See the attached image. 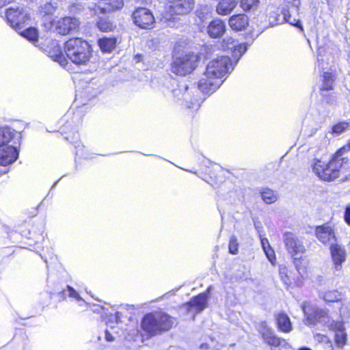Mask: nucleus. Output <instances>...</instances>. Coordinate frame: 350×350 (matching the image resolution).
Returning a JSON list of instances; mask_svg holds the SVG:
<instances>
[{"instance_id": "nucleus-47", "label": "nucleus", "mask_w": 350, "mask_h": 350, "mask_svg": "<svg viewBox=\"0 0 350 350\" xmlns=\"http://www.w3.org/2000/svg\"><path fill=\"white\" fill-rule=\"evenodd\" d=\"M105 308L103 306H94V308L92 309V311L94 312L100 313L102 317H104L105 315H107V314L105 312Z\"/></svg>"}, {"instance_id": "nucleus-51", "label": "nucleus", "mask_w": 350, "mask_h": 350, "mask_svg": "<svg viewBox=\"0 0 350 350\" xmlns=\"http://www.w3.org/2000/svg\"><path fill=\"white\" fill-rule=\"evenodd\" d=\"M315 338L317 340H323L324 338H325L326 337L323 335H321V334H317L315 336Z\"/></svg>"}, {"instance_id": "nucleus-55", "label": "nucleus", "mask_w": 350, "mask_h": 350, "mask_svg": "<svg viewBox=\"0 0 350 350\" xmlns=\"http://www.w3.org/2000/svg\"><path fill=\"white\" fill-rule=\"evenodd\" d=\"M57 182L58 181H56L55 183H54L53 185L52 186V189H53L54 187H55V186L57 185Z\"/></svg>"}, {"instance_id": "nucleus-11", "label": "nucleus", "mask_w": 350, "mask_h": 350, "mask_svg": "<svg viewBox=\"0 0 350 350\" xmlns=\"http://www.w3.org/2000/svg\"><path fill=\"white\" fill-rule=\"evenodd\" d=\"M301 308L306 317V324L315 325L318 323H327L328 317L325 310L319 308H312L306 304H304Z\"/></svg>"}, {"instance_id": "nucleus-54", "label": "nucleus", "mask_w": 350, "mask_h": 350, "mask_svg": "<svg viewBox=\"0 0 350 350\" xmlns=\"http://www.w3.org/2000/svg\"><path fill=\"white\" fill-rule=\"evenodd\" d=\"M347 148L350 150V139L348 141V143L347 144Z\"/></svg>"}, {"instance_id": "nucleus-20", "label": "nucleus", "mask_w": 350, "mask_h": 350, "mask_svg": "<svg viewBox=\"0 0 350 350\" xmlns=\"http://www.w3.org/2000/svg\"><path fill=\"white\" fill-rule=\"evenodd\" d=\"M315 234L318 240L324 245L331 244L333 241H336L334 230L327 224L317 226Z\"/></svg>"}, {"instance_id": "nucleus-7", "label": "nucleus", "mask_w": 350, "mask_h": 350, "mask_svg": "<svg viewBox=\"0 0 350 350\" xmlns=\"http://www.w3.org/2000/svg\"><path fill=\"white\" fill-rule=\"evenodd\" d=\"M199 57L193 52H185L176 57L172 64V72L177 75L185 76L197 66Z\"/></svg>"}, {"instance_id": "nucleus-32", "label": "nucleus", "mask_w": 350, "mask_h": 350, "mask_svg": "<svg viewBox=\"0 0 350 350\" xmlns=\"http://www.w3.org/2000/svg\"><path fill=\"white\" fill-rule=\"evenodd\" d=\"M284 5L287 8L285 11L288 15L298 14L301 5V0H282Z\"/></svg>"}, {"instance_id": "nucleus-44", "label": "nucleus", "mask_w": 350, "mask_h": 350, "mask_svg": "<svg viewBox=\"0 0 350 350\" xmlns=\"http://www.w3.org/2000/svg\"><path fill=\"white\" fill-rule=\"evenodd\" d=\"M253 221L255 229L256 230L259 237H261L264 235V230L261 222L255 219H253Z\"/></svg>"}, {"instance_id": "nucleus-43", "label": "nucleus", "mask_w": 350, "mask_h": 350, "mask_svg": "<svg viewBox=\"0 0 350 350\" xmlns=\"http://www.w3.org/2000/svg\"><path fill=\"white\" fill-rule=\"evenodd\" d=\"M266 254L267 258L271 264H274L276 260L275 255L273 250L270 247L263 250Z\"/></svg>"}, {"instance_id": "nucleus-25", "label": "nucleus", "mask_w": 350, "mask_h": 350, "mask_svg": "<svg viewBox=\"0 0 350 350\" xmlns=\"http://www.w3.org/2000/svg\"><path fill=\"white\" fill-rule=\"evenodd\" d=\"M44 225L42 221H40L37 228L32 227L31 229L27 231L24 230L22 232V236L25 237L29 239H34L36 242L40 239H44Z\"/></svg>"}, {"instance_id": "nucleus-50", "label": "nucleus", "mask_w": 350, "mask_h": 350, "mask_svg": "<svg viewBox=\"0 0 350 350\" xmlns=\"http://www.w3.org/2000/svg\"><path fill=\"white\" fill-rule=\"evenodd\" d=\"M336 102L335 98L333 96H330L329 100H327V103L329 104H334Z\"/></svg>"}, {"instance_id": "nucleus-14", "label": "nucleus", "mask_w": 350, "mask_h": 350, "mask_svg": "<svg viewBox=\"0 0 350 350\" xmlns=\"http://www.w3.org/2000/svg\"><path fill=\"white\" fill-rule=\"evenodd\" d=\"M329 250L333 269L335 271H340L342 269V264L345 262L347 252L344 246L336 243H332L329 245Z\"/></svg>"}, {"instance_id": "nucleus-13", "label": "nucleus", "mask_w": 350, "mask_h": 350, "mask_svg": "<svg viewBox=\"0 0 350 350\" xmlns=\"http://www.w3.org/2000/svg\"><path fill=\"white\" fill-rule=\"evenodd\" d=\"M79 25V19L71 16L61 18L54 24L56 31L61 35H67L77 31Z\"/></svg>"}, {"instance_id": "nucleus-52", "label": "nucleus", "mask_w": 350, "mask_h": 350, "mask_svg": "<svg viewBox=\"0 0 350 350\" xmlns=\"http://www.w3.org/2000/svg\"><path fill=\"white\" fill-rule=\"evenodd\" d=\"M123 5H124L123 1L122 0H120L118 1V6L116 8H122Z\"/></svg>"}, {"instance_id": "nucleus-4", "label": "nucleus", "mask_w": 350, "mask_h": 350, "mask_svg": "<svg viewBox=\"0 0 350 350\" xmlns=\"http://www.w3.org/2000/svg\"><path fill=\"white\" fill-rule=\"evenodd\" d=\"M64 52L72 63L85 65L92 57V49L86 40L75 38L65 42Z\"/></svg>"}, {"instance_id": "nucleus-35", "label": "nucleus", "mask_w": 350, "mask_h": 350, "mask_svg": "<svg viewBox=\"0 0 350 350\" xmlns=\"http://www.w3.org/2000/svg\"><path fill=\"white\" fill-rule=\"evenodd\" d=\"M196 15L201 22H204L211 16V8L206 5H202L198 8Z\"/></svg>"}, {"instance_id": "nucleus-19", "label": "nucleus", "mask_w": 350, "mask_h": 350, "mask_svg": "<svg viewBox=\"0 0 350 350\" xmlns=\"http://www.w3.org/2000/svg\"><path fill=\"white\" fill-rule=\"evenodd\" d=\"M20 133L10 127L0 128V146L14 145L20 144Z\"/></svg>"}, {"instance_id": "nucleus-6", "label": "nucleus", "mask_w": 350, "mask_h": 350, "mask_svg": "<svg viewBox=\"0 0 350 350\" xmlns=\"http://www.w3.org/2000/svg\"><path fill=\"white\" fill-rule=\"evenodd\" d=\"M196 3V0H167L163 18L174 22L180 16H187L193 11Z\"/></svg>"}, {"instance_id": "nucleus-36", "label": "nucleus", "mask_w": 350, "mask_h": 350, "mask_svg": "<svg viewBox=\"0 0 350 350\" xmlns=\"http://www.w3.org/2000/svg\"><path fill=\"white\" fill-rule=\"evenodd\" d=\"M259 0H240V6L245 12L255 10L258 8Z\"/></svg>"}, {"instance_id": "nucleus-39", "label": "nucleus", "mask_w": 350, "mask_h": 350, "mask_svg": "<svg viewBox=\"0 0 350 350\" xmlns=\"http://www.w3.org/2000/svg\"><path fill=\"white\" fill-rule=\"evenodd\" d=\"M347 340V334L344 329L339 328L335 333V341L338 345H344Z\"/></svg>"}, {"instance_id": "nucleus-21", "label": "nucleus", "mask_w": 350, "mask_h": 350, "mask_svg": "<svg viewBox=\"0 0 350 350\" xmlns=\"http://www.w3.org/2000/svg\"><path fill=\"white\" fill-rule=\"evenodd\" d=\"M226 30V23L219 18L211 21L206 28L208 35L212 38H221L225 33Z\"/></svg>"}, {"instance_id": "nucleus-42", "label": "nucleus", "mask_w": 350, "mask_h": 350, "mask_svg": "<svg viewBox=\"0 0 350 350\" xmlns=\"http://www.w3.org/2000/svg\"><path fill=\"white\" fill-rule=\"evenodd\" d=\"M349 127V123L343 122L336 124L332 127V132L336 134H340L345 131Z\"/></svg>"}, {"instance_id": "nucleus-31", "label": "nucleus", "mask_w": 350, "mask_h": 350, "mask_svg": "<svg viewBox=\"0 0 350 350\" xmlns=\"http://www.w3.org/2000/svg\"><path fill=\"white\" fill-rule=\"evenodd\" d=\"M49 57L56 62H58L60 66L65 67L68 64V60L64 57L60 47L59 46L55 47L53 52H49Z\"/></svg>"}, {"instance_id": "nucleus-23", "label": "nucleus", "mask_w": 350, "mask_h": 350, "mask_svg": "<svg viewBox=\"0 0 350 350\" xmlns=\"http://www.w3.org/2000/svg\"><path fill=\"white\" fill-rule=\"evenodd\" d=\"M228 24L234 31H243L249 25V18L244 14H235L229 18Z\"/></svg>"}, {"instance_id": "nucleus-24", "label": "nucleus", "mask_w": 350, "mask_h": 350, "mask_svg": "<svg viewBox=\"0 0 350 350\" xmlns=\"http://www.w3.org/2000/svg\"><path fill=\"white\" fill-rule=\"evenodd\" d=\"M275 321L277 323L278 328L280 331L288 333L292 329V323L289 317L284 312H279L275 314Z\"/></svg>"}, {"instance_id": "nucleus-10", "label": "nucleus", "mask_w": 350, "mask_h": 350, "mask_svg": "<svg viewBox=\"0 0 350 350\" xmlns=\"http://www.w3.org/2000/svg\"><path fill=\"white\" fill-rule=\"evenodd\" d=\"M189 87L186 84H180L173 90L172 94L177 102L189 109H198L200 104L197 99L192 98L188 92Z\"/></svg>"}, {"instance_id": "nucleus-49", "label": "nucleus", "mask_w": 350, "mask_h": 350, "mask_svg": "<svg viewBox=\"0 0 350 350\" xmlns=\"http://www.w3.org/2000/svg\"><path fill=\"white\" fill-rule=\"evenodd\" d=\"M105 340L108 342H112L114 340V338L113 337V336L111 335V334L109 332V331L107 329H105Z\"/></svg>"}, {"instance_id": "nucleus-48", "label": "nucleus", "mask_w": 350, "mask_h": 350, "mask_svg": "<svg viewBox=\"0 0 350 350\" xmlns=\"http://www.w3.org/2000/svg\"><path fill=\"white\" fill-rule=\"evenodd\" d=\"M260 239L261 246H262V248L263 250L271 247L269 245V241L267 238L262 237V236L261 237H260Z\"/></svg>"}, {"instance_id": "nucleus-1", "label": "nucleus", "mask_w": 350, "mask_h": 350, "mask_svg": "<svg viewBox=\"0 0 350 350\" xmlns=\"http://www.w3.org/2000/svg\"><path fill=\"white\" fill-rule=\"evenodd\" d=\"M345 147L339 149L327 163L322 157L319 156V152L310 159L309 164L312 172L321 180L332 181L340 176L343 164L347 159L343 157Z\"/></svg>"}, {"instance_id": "nucleus-22", "label": "nucleus", "mask_w": 350, "mask_h": 350, "mask_svg": "<svg viewBox=\"0 0 350 350\" xmlns=\"http://www.w3.org/2000/svg\"><path fill=\"white\" fill-rule=\"evenodd\" d=\"M263 340L270 346L279 347L281 345L282 342H284V339L276 336L273 332L269 327H267L265 322L262 323L261 329L260 331Z\"/></svg>"}, {"instance_id": "nucleus-27", "label": "nucleus", "mask_w": 350, "mask_h": 350, "mask_svg": "<svg viewBox=\"0 0 350 350\" xmlns=\"http://www.w3.org/2000/svg\"><path fill=\"white\" fill-rule=\"evenodd\" d=\"M334 57L325 51L324 47H319L317 50V64L318 66L322 69H325L329 66L330 62H333Z\"/></svg>"}, {"instance_id": "nucleus-34", "label": "nucleus", "mask_w": 350, "mask_h": 350, "mask_svg": "<svg viewBox=\"0 0 350 350\" xmlns=\"http://www.w3.org/2000/svg\"><path fill=\"white\" fill-rule=\"evenodd\" d=\"M21 35L33 44L38 41V31L34 27H28L21 32Z\"/></svg>"}, {"instance_id": "nucleus-16", "label": "nucleus", "mask_w": 350, "mask_h": 350, "mask_svg": "<svg viewBox=\"0 0 350 350\" xmlns=\"http://www.w3.org/2000/svg\"><path fill=\"white\" fill-rule=\"evenodd\" d=\"M211 287L209 286L204 293L192 297L189 301L185 304V307L188 311H191L192 308L199 313L204 310L208 305V299L211 293Z\"/></svg>"}, {"instance_id": "nucleus-37", "label": "nucleus", "mask_w": 350, "mask_h": 350, "mask_svg": "<svg viewBox=\"0 0 350 350\" xmlns=\"http://www.w3.org/2000/svg\"><path fill=\"white\" fill-rule=\"evenodd\" d=\"M68 293V295L70 297L75 299L78 301H84L80 295L76 291V290L72 286L67 285L66 290L64 289L59 293V295L64 299L66 293Z\"/></svg>"}, {"instance_id": "nucleus-12", "label": "nucleus", "mask_w": 350, "mask_h": 350, "mask_svg": "<svg viewBox=\"0 0 350 350\" xmlns=\"http://www.w3.org/2000/svg\"><path fill=\"white\" fill-rule=\"evenodd\" d=\"M134 23L142 29H150L155 20L152 12L146 8H138L132 15Z\"/></svg>"}, {"instance_id": "nucleus-15", "label": "nucleus", "mask_w": 350, "mask_h": 350, "mask_svg": "<svg viewBox=\"0 0 350 350\" xmlns=\"http://www.w3.org/2000/svg\"><path fill=\"white\" fill-rule=\"evenodd\" d=\"M283 239L288 252L293 257L305 252V247L302 241L292 232H285Z\"/></svg>"}, {"instance_id": "nucleus-29", "label": "nucleus", "mask_w": 350, "mask_h": 350, "mask_svg": "<svg viewBox=\"0 0 350 350\" xmlns=\"http://www.w3.org/2000/svg\"><path fill=\"white\" fill-rule=\"evenodd\" d=\"M335 79L334 75L329 72H324L323 75L322 86L321 88V94L323 98L327 97V94L325 92L333 89Z\"/></svg>"}, {"instance_id": "nucleus-3", "label": "nucleus", "mask_w": 350, "mask_h": 350, "mask_svg": "<svg viewBox=\"0 0 350 350\" xmlns=\"http://www.w3.org/2000/svg\"><path fill=\"white\" fill-rule=\"evenodd\" d=\"M174 324L172 317L165 312H150L142 320V328L150 336L170 330Z\"/></svg>"}, {"instance_id": "nucleus-38", "label": "nucleus", "mask_w": 350, "mask_h": 350, "mask_svg": "<svg viewBox=\"0 0 350 350\" xmlns=\"http://www.w3.org/2000/svg\"><path fill=\"white\" fill-rule=\"evenodd\" d=\"M65 139L68 141L70 140V143L73 144L75 148H76L75 154L77 156H79L80 157H83V154L80 151L82 150L81 146V142L78 140L79 139V135L78 133H74L73 136L72 137L71 139H70V137L68 136H66Z\"/></svg>"}, {"instance_id": "nucleus-5", "label": "nucleus", "mask_w": 350, "mask_h": 350, "mask_svg": "<svg viewBox=\"0 0 350 350\" xmlns=\"http://www.w3.org/2000/svg\"><path fill=\"white\" fill-rule=\"evenodd\" d=\"M262 17L264 18V20L260 21L259 26L262 30L284 22L288 23L303 30L300 20L295 18H292L291 16L288 15L285 11L283 12V16H281L280 8L274 4H269L267 5Z\"/></svg>"}, {"instance_id": "nucleus-45", "label": "nucleus", "mask_w": 350, "mask_h": 350, "mask_svg": "<svg viewBox=\"0 0 350 350\" xmlns=\"http://www.w3.org/2000/svg\"><path fill=\"white\" fill-rule=\"evenodd\" d=\"M122 314L120 312H116L115 314H110L109 321L118 323L120 321Z\"/></svg>"}, {"instance_id": "nucleus-33", "label": "nucleus", "mask_w": 350, "mask_h": 350, "mask_svg": "<svg viewBox=\"0 0 350 350\" xmlns=\"http://www.w3.org/2000/svg\"><path fill=\"white\" fill-rule=\"evenodd\" d=\"M261 198L266 204H272L278 200V194L275 191L269 188H265L260 192Z\"/></svg>"}, {"instance_id": "nucleus-26", "label": "nucleus", "mask_w": 350, "mask_h": 350, "mask_svg": "<svg viewBox=\"0 0 350 350\" xmlns=\"http://www.w3.org/2000/svg\"><path fill=\"white\" fill-rule=\"evenodd\" d=\"M239 0H221L216 8L217 13L219 15H228L236 8Z\"/></svg>"}, {"instance_id": "nucleus-9", "label": "nucleus", "mask_w": 350, "mask_h": 350, "mask_svg": "<svg viewBox=\"0 0 350 350\" xmlns=\"http://www.w3.org/2000/svg\"><path fill=\"white\" fill-rule=\"evenodd\" d=\"M88 10L92 16H98V20L96 21V27L100 31L107 32L113 29V23L108 17L105 16L107 12L106 8L96 3H90L88 6Z\"/></svg>"}, {"instance_id": "nucleus-28", "label": "nucleus", "mask_w": 350, "mask_h": 350, "mask_svg": "<svg viewBox=\"0 0 350 350\" xmlns=\"http://www.w3.org/2000/svg\"><path fill=\"white\" fill-rule=\"evenodd\" d=\"M117 43V39L115 37H102L98 39V44L103 52L109 53L112 51Z\"/></svg>"}, {"instance_id": "nucleus-53", "label": "nucleus", "mask_w": 350, "mask_h": 350, "mask_svg": "<svg viewBox=\"0 0 350 350\" xmlns=\"http://www.w3.org/2000/svg\"><path fill=\"white\" fill-rule=\"evenodd\" d=\"M298 350H312V349H310L309 347H303L299 348Z\"/></svg>"}, {"instance_id": "nucleus-17", "label": "nucleus", "mask_w": 350, "mask_h": 350, "mask_svg": "<svg viewBox=\"0 0 350 350\" xmlns=\"http://www.w3.org/2000/svg\"><path fill=\"white\" fill-rule=\"evenodd\" d=\"M223 82L222 79L207 76L205 72L198 82V88L203 94H211L215 92Z\"/></svg>"}, {"instance_id": "nucleus-8", "label": "nucleus", "mask_w": 350, "mask_h": 350, "mask_svg": "<svg viewBox=\"0 0 350 350\" xmlns=\"http://www.w3.org/2000/svg\"><path fill=\"white\" fill-rule=\"evenodd\" d=\"M6 18L10 26L20 30L25 27L26 23L30 20L28 12L23 7H10L6 10Z\"/></svg>"}, {"instance_id": "nucleus-40", "label": "nucleus", "mask_w": 350, "mask_h": 350, "mask_svg": "<svg viewBox=\"0 0 350 350\" xmlns=\"http://www.w3.org/2000/svg\"><path fill=\"white\" fill-rule=\"evenodd\" d=\"M239 245L237 237L234 235L231 236L228 244L229 252L232 254H237L239 251Z\"/></svg>"}, {"instance_id": "nucleus-56", "label": "nucleus", "mask_w": 350, "mask_h": 350, "mask_svg": "<svg viewBox=\"0 0 350 350\" xmlns=\"http://www.w3.org/2000/svg\"><path fill=\"white\" fill-rule=\"evenodd\" d=\"M41 258H42V259H43V260H44V261L46 263H47V260H46L45 258H44L42 256H41Z\"/></svg>"}, {"instance_id": "nucleus-46", "label": "nucleus", "mask_w": 350, "mask_h": 350, "mask_svg": "<svg viewBox=\"0 0 350 350\" xmlns=\"http://www.w3.org/2000/svg\"><path fill=\"white\" fill-rule=\"evenodd\" d=\"M345 221L350 226V204L347 206L344 213Z\"/></svg>"}, {"instance_id": "nucleus-2", "label": "nucleus", "mask_w": 350, "mask_h": 350, "mask_svg": "<svg viewBox=\"0 0 350 350\" xmlns=\"http://www.w3.org/2000/svg\"><path fill=\"white\" fill-rule=\"evenodd\" d=\"M232 48V56L234 62L232 63L231 59L228 56L217 57L206 66L205 72H206L207 76L221 79L226 74L233 70L234 66L247 51V45L246 43H241L233 45Z\"/></svg>"}, {"instance_id": "nucleus-30", "label": "nucleus", "mask_w": 350, "mask_h": 350, "mask_svg": "<svg viewBox=\"0 0 350 350\" xmlns=\"http://www.w3.org/2000/svg\"><path fill=\"white\" fill-rule=\"evenodd\" d=\"M321 297L327 303L338 302L342 300V295L337 290H332L323 293Z\"/></svg>"}, {"instance_id": "nucleus-18", "label": "nucleus", "mask_w": 350, "mask_h": 350, "mask_svg": "<svg viewBox=\"0 0 350 350\" xmlns=\"http://www.w3.org/2000/svg\"><path fill=\"white\" fill-rule=\"evenodd\" d=\"M19 151L14 145L0 146V165H11L18 159Z\"/></svg>"}, {"instance_id": "nucleus-41", "label": "nucleus", "mask_w": 350, "mask_h": 350, "mask_svg": "<svg viewBox=\"0 0 350 350\" xmlns=\"http://www.w3.org/2000/svg\"><path fill=\"white\" fill-rule=\"evenodd\" d=\"M279 275L281 280L286 286H289L291 284V280L287 275V269L286 267H280L279 268Z\"/></svg>"}]
</instances>
